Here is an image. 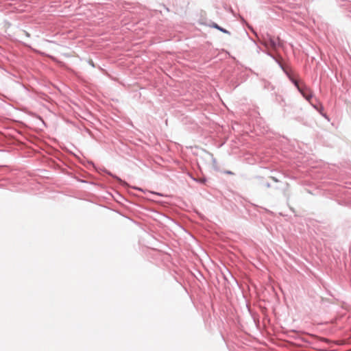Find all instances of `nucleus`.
Masks as SVG:
<instances>
[{"mask_svg":"<svg viewBox=\"0 0 351 351\" xmlns=\"http://www.w3.org/2000/svg\"><path fill=\"white\" fill-rule=\"evenodd\" d=\"M261 43L267 49H271L275 51L278 47L282 46V42L279 38L275 39L269 34L263 36Z\"/></svg>","mask_w":351,"mask_h":351,"instance_id":"obj_1","label":"nucleus"},{"mask_svg":"<svg viewBox=\"0 0 351 351\" xmlns=\"http://www.w3.org/2000/svg\"><path fill=\"white\" fill-rule=\"evenodd\" d=\"M267 55L271 56L273 59H274L277 62L278 64H279L280 67L282 69V70L285 72V73L286 74V75L288 77V78L289 79V80L294 84V86L297 88V89L298 90V91L303 88V86H300V84H299V82L298 80H295L292 76L289 73V72L288 71H287V69L284 67V66L277 60L276 59V58L272 55L270 53H267Z\"/></svg>","mask_w":351,"mask_h":351,"instance_id":"obj_2","label":"nucleus"},{"mask_svg":"<svg viewBox=\"0 0 351 351\" xmlns=\"http://www.w3.org/2000/svg\"><path fill=\"white\" fill-rule=\"evenodd\" d=\"M299 92L301 93V95L308 101L310 102L311 99L313 97V94L311 90L308 87L304 85L303 88H301Z\"/></svg>","mask_w":351,"mask_h":351,"instance_id":"obj_3","label":"nucleus"},{"mask_svg":"<svg viewBox=\"0 0 351 351\" xmlns=\"http://www.w3.org/2000/svg\"><path fill=\"white\" fill-rule=\"evenodd\" d=\"M213 27L225 33V34H230V32L226 30V29L219 26L217 23H213V25H212Z\"/></svg>","mask_w":351,"mask_h":351,"instance_id":"obj_4","label":"nucleus"},{"mask_svg":"<svg viewBox=\"0 0 351 351\" xmlns=\"http://www.w3.org/2000/svg\"><path fill=\"white\" fill-rule=\"evenodd\" d=\"M193 179L195 182L201 183V184H204L206 182V179L205 178H199V179H196V178H193Z\"/></svg>","mask_w":351,"mask_h":351,"instance_id":"obj_5","label":"nucleus"},{"mask_svg":"<svg viewBox=\"0 0 351 351\" xmlns=\"http://www.w3.org/2000/svg\"><path fill=\"white\" fill-rule=\"evenodd\" d=\"M109 174H110L111 176H112L113 178H116V179H117L119 182H121V183L123 182V181H122V180H121V178H118V177H117V176H113V175H112L111 173H109Z\"/></svg>","mask_w":351,"mask_h":351,"instance_id":"obj_6","label":"nucleus"},{"mask_svg":"<svg viewBox=\"0 0 351 351\" xmlns=\"http://www.w3.org/2000/svg\"><path fill=\"white\" fill-rule=\"evenodd\" d=\"M349 10H348V15L351 17V5L348 8Z\"/></svg>","mask_w":351,"mask_h":351,"instance_id":"obj_7","label":"nucleus"},{"mask_svg":"<svg viewBox=\"0 0 351 351\" xmlns=\"http://www.w3.org/2000/svg\"><path fill=\"white\" fill-rule=\"evenodd\" d=\"M226 173H227L228 174H232V171H227Z\"/></svg>","mask_w":351,"mask_h":351,"instance_id":"obj_8","label":"nucleus"},{"mask_svg":"<svg viewBox=\"0 0 351 351\" xmlns=\"http://www.w3.org/2000/svg\"><path fill=\"white\" fill-rule=\"evenodd\" d=\"M213 162H216L215 158H213Z\"/></svg>","mask_w":351,"mask_h":351,"instance_id":"obj_9","label":"nucleus"},{"mask_svg":"<svg viewBox=\"0 0 351 351\" xmlns=\"http://www.w3.org/2000/svg\"><path fill=\"white\" fill-rule=\"evenodd\" d=\"M270 184L269 183L267 184V186L269 187Z\"/></svg>","mask_w":351,"mask_h":351,"instance_id":"obj_10","label":"nucleus"}]
</instances>
